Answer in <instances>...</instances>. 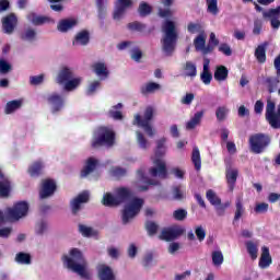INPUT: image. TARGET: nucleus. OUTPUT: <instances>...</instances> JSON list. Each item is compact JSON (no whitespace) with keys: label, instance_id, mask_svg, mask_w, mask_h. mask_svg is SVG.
<instances>
[{"label":"nucleus","instance_id":"nucleus-1","mask_svg":"<svg viewBox=\"0 0 280 280\" xmlns=\"http://www.w3.org/2000/svg\"><path fill=\"white\" fill-rule=\"evenodd\" d=\"M163 37L161 39L162 51L164 56H174L176 51V45H178V31L176 30V23L172 20H166L162 25Z\"/></svg>","mask_w":280,"mask_h":280},{"label":"nucleus","instance_id":"nucleus-2","mask_svg":"<svg viewBox=\"0 0 280 280\" xmlns=\"http://www.w3.org/2000/svg\"><path fill=\"white\" fill-rule=\"evenodd\" d=\"M63 261L67 262V268L79 275L81 279H91V273L86 271V259H84V255L80 249L72 248L70 250V257L63 256Z\"/></svg>","mask_w":280,"mask_h":280},{"label":"nucleus","instance_id":"nucleus-3","mask_svg":"<svg viewBox=\"0 0 280 280\" xmlns=\"http://www.w3.org/2000/svg\"><path fill=\"white\" fill-rule=\"evenodd\" d=\"M165 143H167V138H161L156 141L155 160L153 161L155 166L149 170L150 176L153 178H162V180L167 178V165L163 160H161L165 156V152L167 150Z\"/></svg>","mask_w":280,"mask_h":280},{"label":"nucleus","instance_id":"nucleus-4","mask_svg":"<svg viewBox=\"0 0 280 280\" xmlns=\"http://www.w3.org/2000/svg\"><path fill=\"white\" fill-rule=\"evenodd\" d=\"M115 131L108 127H100L94 132L91 140V148L97 150L100 148H113L115 145Z\"/></svg>","mask_w":280,"mask_h":280},{"label":"nucleus","instance_id":"nucleus-5","mask_svg":"<svg viewBox=\"0 0 280 280\" xmlns=\"http://www.w3.org/2000/svg\"><path fill=\"white\" fill-rule=\"evenodd\" d=\"M248 143L253 154H264L270 148L272 138L268 133L258 132L249 136Z\"/></svg>","mask_w":280,"mask_h":280},{"label":"nucleus","instance_id":"nucleus-6","mask_svg":"<svg viewBox=\"0 0 280 280\" xmlns=\"http://www.w3.org/2000/svg\"><path fill=\"white\" fill-rule=\"evenodd\" d=\"M152 119H154V107L148 106L144 109L143 118L139 114L135 116L133 125L143 128L148 137H154V129L152 128V125H150Z\"/></svg>","mask_w":280,"mask_h":280},{"label":"nucleus","instance_id":"nucleus-7","mask_svg":"<svg viewBox=\"0 0 280 280\" xmlns=\"http://www.w3.org/2000/svg\"><path fill=\"white\" fill-rule=\"evenodd\" d=\"M265 117L269 126H271V128H273L275 130H279L280 129V103L277 106V104L272 100H268L266 105Z\"/></svg>","mask_w":280,"mask_h":280},{"label":"nucleus","instance_id":"nucleus-8","mask_svg":"<svg viewBox=\"0 0 280 280\" xmlns=\"http://www.w3.org/2000/svg\"><path fill=\"white\" fill-rule=\"evenodd\" d=\"M143 199L141 198H133L129 205L125 207L122 210V224H128L130 220L135 217L139 215L141 209H143Z\"/></svg>","mask_w":280,"mask_h":280},{"label":"nucleus","instance_id":"nucleus-9","mask_svg":"<svg viewBox=\"0 0 280 280\" xmlns=\"http://www.w3.org/2000/svg\"><path fill=\"white\" fill-rule=\"evenodd\" d=\"M27 211H30V203L27 201H19L12 208L7 209V215L11 220H21V218L27 215Z\"/></svg>","mask_w":280,"mask_h":280},{"label":"nucleus","instance_id":"nucleus-10","mask_svg":"<svg viewBox=\"0 0 280 280\" xmlns=\"http://www.w3.org/2000/svg\"><path fill=\"white\" fill-rule=\"evenodd\" d=\"M89 200H91V195H89V191L86 190L82 191L75 198H73L70 201L72 215H78V213H80V210L82 209V205H86Z\"/></svg>","mask_w":280,"mask_h":280},{"label":"nucleus","instance_id":"nucleus-11","mask_svg":"<svg viewBox=\"0 0 280 280\" xmlns=\"http://www.w3.org/2000/svg\"><path fill=\"white\" fill-rule=\"evenodd\" d=\"M183 233H185V229L183 228H167L162 230L159 240L162 242H174V240H178Z\"/></svg>","mask_w":280,"mask_h":280},{"label":"nucleus","instance_id":"nucleus-12","mask_svg":"<svg viewBox=\"0 0 280 280\" xmlns=\"http://www.w3.org/2000/svg\"><path fill=\"white\" fill-rule=\"evenodd\" d=\"M16 25H19L16 14L10 13L2 18V30L4 34H13L14 30H16Z\"/></svg>","mask_w":280,"mask_h":280},{"label":"nucleus","instance_id":"nucleus-13","mask_svg":"<svg viewBox=\"0 0 280 280\" xmlns=\"http://www.w3.org/2000/svg\"><path fill=\"white\" fill-rule=\"evenodd\" d=\"M262 19H269L271 27L273 30H279L280 27V5L276 9H269L268 11H261Z\"/></svg>","mask_w":280,"mask_h":280},{"label":"nucleus","instance_id":"nucleus-14","mask_svg":"<svg viewBox=\"0 0 280 280\" xmlns=\"http://www.w3.org/2000/svg\"><path fill=\"white\" fill-rule=\"evenodd\" d=\"M56 189H58V186H56V182L54 179H44L42 183V189L39 190V197L42 199L49 198L56 194Z\"/></svg>","mask_w":280,"mask_h":280},{"label":"nucleus","instance_id":"nucleus-15","mask_svg":"<svg viewBox=\"0 0 280 280\" xmlns=\"http://www.w3.org/2000/svg\"><path fill=\"white\" fill-rule=\"evenodd\" d=\"M137 178L139 180H142V183H145V185L138 186L139 191H148L150 189L149 185H153V186L161 185V182L145 176V170H143V168H139L137 171Z\"/></svg>","mask_w":280,"mask_h":280},{"label":"nucleus","instance_id":"nucleus-16","mask_svg":"<svg viewBox=\"0 0 280 280\" xmlns=\"http://www.w3.org/2000/svg\"><path fill=\"white\" fill-rule=\"evenodd\" d=\"M194 45L196 48V51H201L203 56H207L211 54V46H207V35L203 33H200L195 39Z\"/></svg>","mask_w":280,"mask_h":280},{"label":"nucleus","instance_id":"nucleus-17","mask_svg":"<svg viewBox=\"0 0 280 280\" xmlns=\"http://www.w3.org/2000/svg\"><path fill=\"white\" fill-rule=\"evenodd\" d=\"M48 104H51L52 109L51 113L56 115V113H60V109L65 106V98L60 96L58 93H52L47 97Z\"/></svg>","mask_w":280,"mask_h":280},{"label":"nucleus","instance_id":"nucleus-18","mask_svg":"<svg viewBox=\"0 0 280 280\" xmlns=\"http://www.w3.org/2000/svg\"><path fill=\"white\" fill-rule=\"evenodd\" d=\"M237 176H240V170L231 167V165L225 168V179L229 185L230 191L235 189V183H237Z\"/></svg>","mask_w":280,"mask_h":280},{"label":"nucleus","instance_id":"nucleus-19","mask_svg":"<svg viewBox=\"0 0 280 280\" xmlns=\"http://www.w3.org/2000/svg\"><path fill=\"white\" fill-rule=\"evenodd\" d=\"M115 196L118 205H124V202H130L132 200V190L128 187H118L115 190Z\"/></svg>","mask_w":280,"mask_h":280},{"label":"nucleus","instance_id":"nucleus-20","mask_svg":"<svg viewBox=\"0 0 280 280\" xmlns=\"http://www.w3.org/2000/svg\"><path fill=\"white\" fill-rule=\"evenodd\" d=\"M271 265L272 256H270V248H268L267 246H262L258 266L259 268H261V270H266V268H270Z\"/></svg>","mask_w":280,"mask_h":280},{"label":"nucleus","instance_id":"nucleus-21","mask_svg":"<svg viewBox=\"0 0 280 280\" xmlns=\"http://www.w3.org/2000/svg\"><path fill=\"white\" fill-rule=\"evenodd\" d=\"M200 80L206 85L211 84V80H213V74L211 73V60L209 58L203 59V69L200 73Z\"/></svg>","mask_w":280,"mask_h":280},{"label":"nucleus","instance_id":"nucleus-22","mask_svg":"<svg viewBox=\"0 0 280 280\" xmlns=\"http://www.w3.org/2000/svg\"><path fill=\"white\" fill-rule=\"evenodd\" d=\"M78 25V20L75 19H63L60 20L57 24L58 32H61V34H67L70 30H73Z\"/></svg>","mask_w":280,"mask_h":280},{"label":"nucleus","instance_id":"nucleus-23","mask_svg":"<svg viewBox=\"0 0 280 280\" xmlns=\"http://www.w3.org/2000/svg\"><path fill=\"white\" fill-rule=\"evenodd\" d=\"M89 43H91V33H89V31L86 30H83L77 33L74 40L72 42V45H81L82 47H84Z\"/></svg>","mask_w":280,"mask_h":280},{"label":"nucleus","instance_id":"nucleus-24","mask_svg":"<svg viewBox=\"0 0 280 280\" xmlns=\"http://www.w3.org/2000/svg\"><path fill=\"white\" fill-rule=\"evenodd\" d=\"M98 161L95 158H89L85 162L83 170L81 171V178H86L89 174H93L97 168Z\"/></svg>","mask_w":280,"mask_h":280},{"label":"nucleus","instance_id":"nucleus-25","mask_svg":"<svg viewBox=\"0 0 280 280\" xmlns=\"http://www.w3.org/2000/svg\"><path fill=\"white\" fill-rule=\"evenodd\" d=\"M12 182L8 177L0 180V198H10Z\"/></svg>","mask_w":280,"mask_h":280},{"label":"nucleus","instance_id":"nucleus-26","mask_svg":"<svg viewBox=\"0 0 280 280\" xmlns=\"http://www.w3.org/2000/svg\"><path fill=\"white\" fill-rule=\"evenodd\" d=\"M92 69L94 71V73H96L98 75V78H101V80H106V78H108L109 75V71L108 68L106 67V63L104 62H96L92 66Z\"/></svg>","mask_w":280,"mask_h":280},{"label":"nucleus","instance_id":"nucleus-27","mask_svg":"<svg viewBox=\"0 0 280 280\" xmlns=\"http://www.w3.org/2000/svg\"><path fill=\"white\" fill-rule=\"evenodd\" d=\"M71 79H73V71L68 67H63L57 75V84H65Z\"/></svg>","mask_w":280,"mask_h":280},{"label":"nucleus","instance_id":"nucleus-28","mask_svg":"<svg viewBox=\"0 0 280 280\" xmlns=\"http://www.w3.org/2000/svg\"><path fill=\"white\" fill-rule=\"evenodd\" d=\"M235 213H234V220L233 222H240L242 219V215H244L246 208H244V199L242 197H236L235 201Z\"/></svg>","mask_w":280,"mask_h":280},{"label":"nucleus","instance_id":"nucleus-29","mask_svg":"<svg viewBox=\"0 0 280 280\" xmlns=\"http://www.w3.org/2000/svg\"><path fill=\"white\" fill-rule=\"evenodd\" d=\"M268 47V43L265 42L264 44H260L255 49L254 56L259 62V65H264L266 62V48Z\"/></svg>","mask_w":280,"mask_h":280},{"label":"nucleus","instance_id":"nucleus-30","mask_svg":"<svg viewBox=\"0 0 280 280\" xmlns=\"http://www.w3.org/2000/svg\"><path fill=\"white\" fill-rule=\"evenodd\" d=\"M98 279L100 280H115V273L109 266L102 265L98 269Z\"/></svg>","mask_w":280,"mask_h":280},{"label":"nucleus","instance_id":"nucleus-31","mask_svg":"<svg viewBox=\"0 0 280 280\" xmlns=\"http://www.w3.org/2000/svg\"><path fill=\"white\" fill-rule=\"evenodd\" d=\"M214 80L217 82H225V80H229V68L225 66H217L214 70Z\"/></svg>","mask_w":280,"mask_h":280},{"label":"nucleus","instance_id":"nucleus-32","mask_svg":"<svg viewBox=\"0 0 280 280\" xmlns=\"http://www.w3.org/2000/svg\"><path fill=\"white\" fill-rule=\"evenodd\" d=\"M265 84L268 89L269 93H275V91H277L279 84H280V77H267L265 79Z\"/></svg>","mask_w":280,"mask_h":280},{"label":"nucleus","instance_id":"nucleus-33","mask_svg":"<svg viewBox=\"0 0 280 280\" xmlns=\"http://www.w3.org/2000/svg\"><path fill=\"white\" fill-rule=\"evenodd\" d=\"M202 117H205V110L197 112L194 117L186 124L187 130H194L202 121Z\"/></svg>","mask_w":280,"mask_h":280},{"label":"nucleus","instance_id":"nucleus-34","mask_svg":"<svg viewBox=\"0 0 280 280\" xmlns=\"http://www.w3.org/2000/svg\"><path fill=\"white\" fill-rule=\"evenodd\" d=\"M191 162L195 165V170L197 172H200V170H202V159L200 158V150L198 149V147H195L192 149Z\"/></svg>","mask_w":280,"mask_h":280},{"label":"nucleus","instance_id":"nucleus-35","mask_svg":"<svg viewBox=\"0 0 280 280\" xmlns=\"http://www.w3.org/2000/svg\"><path fill=\"white\" fill-rule=\"evenodd\" d=\"M102 205H104V207H119V201L117 200L116 195L114 196L110 192H106L103 196Z\"/></svg>","mask_w":280,"mask_h":280},{"label":"nucleus","instance_id":"nucleus-36","mask_svg":"<svg viewBox=\"0 0 280 280\" xmlns=\"http://www.w3.org/2000/svg\"><path fill=\"white\" fill-rule=\"evenodd\" d=\"M43 162H34L27 170L32 178H36L43 174Z\"/></svg>","mask_w":280,"mask_h":280},{"label":"nucleus","instance_id":"nucleus-37","mask_svg":"<svg viewBox=\"0 0 280 280\" xmlns=\"http://www.w3.org/2000/svg\"><path fill=\"white\" fill-rule=\"evenodd\" d=\"M159 89H161V84L149 82L140 88V93L142 95H150V93H154V91H159Z\"/></svg>","mask_w":280,"mask_h":280},{"label":"nucleus","instance_id":"nucleus-38","mask_svg":"<svg viewBox=\"0 0 280 280\" xmlns=\"http://www.w3.org/2000/svg\"><path fill=\"white\" fill-rule=\"evenodd\" d=\"M207 12L212 16L220 14V8L218 7V0H206Z\"/></svg>","mask_w":280,"mask_h":280},{"label":"nucleus","instance_id":"nucleus-39","mask_svg":"<svg viewBox=\"0 0 280 280\" xmlns=\"http://www.w3.org/2000/svg\"><path fill=\"white\" fill-rule=\"evenodd\" d=\"M22 104H23V102L18 101V100L8 102L5 105V109H4L5 115H12V113H14L15 110H19V108H21Z\"/></svg>","mask_w":280,"mask_h":280},{"label":"nucleus","instance_id":"nucleus-40","mask_svg":"<svg viewBox=\"0 0 280 280\" xmlns=\"http://www.w3.org/2000/svg\"><path fill=\"white\" fill-rule=\"evenodd\" d=\"M81 82H82V79L72 77V79L63 83L65 91H75V89L80 86Z\"/></svg>","mask_w":280,"mask_h":280},{"label":"nucleus","instance_id":"nucleus-41","mask_svg":"<svg viewBox=\"0 0 280 280\" xmlns=\"http://www.w3.org/2000/svg\"><path fill=\"white\" fill-rule=\"evenodd\" d=\"M15 261L18 264L30 266V264H32V256L27 253L20 252L15 256Z\"/></svg>","mask_w":280,"mask_h":280},{"label":"nucleus","instance_id":"nucleus-42","mask_svg":"<svg viewBox=\"0 0 280 280\" xmlns=\"http://www.w3.org/2000/svg\"><path fill=\"white\" fill-rule=\"evenodd\" d=\"M30 19L33 25H45V23H49V21H51L48 16L36 15L35 13H32Z\"/></svg>","mask_w":280,"mask_h":280},{"label":"nucleus","instance_id":"nucleus-43","mask_svg":"<svg viewBox=\"0 0 280 280\" xmlns=\"http://www.w3.org/2000/svg\"><path fill=\"white\" fill-rule=\"evenodd\" d=\"M230 109L226 106H219L215 110V117L218 121H224L226 120V117H229Z\"/></svg>","mask_w":280,"mask_h":280},{"label":"nucleus","instance_id":"nucleus-44","mask_svg":"<svg viewBox=\"0 0 280 280\" xmlns=\"http://www.w3.org/2000/svg\"><path fill=\"white\" fill-rule=\"evenodd\" d=\"M107 3H108V0H96L98 19H101V20L106 19V4Z\"/></svg>","mask_w":280,"mask_h":280},{"label":"nucleus","instance_id":"nucleus-45","mask_svg":"<svg viewBox=\"0 0 280 280\" xmlns=\"http://www.w3.org/2000/svg\"><path fill=\"white\" fill-rule=\"evenodd\" d=\"M245 245L250 258L254 260L257 259V253L259 252V249L257 248V244H255L253 241H247Z\"/></svg>","mask_w":280,"mask_h":280},{"label":"nucleus","instance_id":"nucleus-46","mask_svg":"<svg viewBox=\"0 0 280 280\" xmlns=\"http://www.w3.org/2000/svg\"><path fill=\"white\" fill-rule=\"evenodd\" d=\"M79 232L83 237H93L97 235V231H94L93 228L86 226L84 224H79Z\"/></svg>","mask_w":280,"mask_h":280},{"label":"nucleus","instance_id":"nucleus-47","mask_svg":"<svg viewBox=\"0 0 280 280\" xmlns=\"http://www.w3.org/2000/svg\"><path fill=\"white\" fill-rule=\"evenodd\" d=\"M184 69L188 78H196V75L198 74V70L196 69L195 63L191 61H187Z\"/></svg>","mask_w":280,"mask_h":280},{"label":"nucleus","instance_id":"nucleus-48","mask_svg":"<svg viewBox=\"0 0 280 280\" xmlns=\"http://www.w3.org/2000/svg\"><path fill=\"white\" fill-rule=\"evenodd\" d=\"M207 199L209 200L210 205L218 207V205H222V200L219 198L218 195L213 190H208L206 192Z\"/></svg>","mask_w":280,"mask_h":280},{"label":"nucleus","instance_id":"nucleus-49","mask_svg":"<svg viewBox=\"0 0 280 280\" xmlns=\"http://www.w3.org/2000/svg\"><path fill=\"white\" fill-rule=\"evenodd\" d=\"M140 16H150L152 14V7L148 2H141L138 8Z\"/></svg>","mask_w":280,"mask_h":280},{"label":"nucleus","instance_id":"nucleus-50","mask_svg":"<svg viewBox=\"0 0 280 280\" xmlns=\"http://www.w3.org/2000/svg\"><path fill=\"white\" fill-rule=\"evenodd\" d=\"M145 231L150 237L153 235H156L159 232V224H156L154 221H147L145 222Z\"/></svg>","mask_w":280,"mask_h":280},{"label":"nucleus","instance_id":"nucleus-51","mask_svg":"<svg viewBox=\"0 0 280 280\" xmlns=\"http://www.w3.org/2000/svg\"><path fill=\"white\" fill-rule=\"evenodd\" d=\"M212 264L217 267L224 264V255L221 250L212 252Z\"/></svg>","mask_w":280,"mask_h":280},{"label":"nucleus","instance_id":"nucleus-52","mask_svg":"<svg viewBox=\"0 0 280 280\" xmlns=\"http://www.w3.org/2000/svg\"><path fill=\"white\" fill-rule=\"evenodd\" d=\"M110 174L112 176H114V178H124V176H126L128 174V171L124 167L120 166H114L110 170Z\"/></svg>","mask_w":280,"mask_h":280},{"label":"nucleus","instance_id":"nucleus-53","mask_svg":"<svg viewBox=\"0 0 280 280\" xmlns=\"http://www.w3.org/2000/svg\"><path fill=\"white\" fill-rule=\"evenodd\" d=\"M174 220H177V222H183V220L187 219V210L185 209H177L173 212Z\"/></svg>","mask_w":280,"mask_h":280},{"label":"nucleus","instance_id":"nucleus-54","mask_svg":"<svg viewBox=\"0 0 280 280\" xmlns=\"http://www.w3.org/2000/svg\"><path fill=\"white\" fill-rule=\"evenodd\" d=\"M128 30H130L131 32H143V30H145V24L141 23V22H131L127 25Z\"/></svg>","mask_w":280,"mask_h":280},{"label":"nucleus","instance_id":"nucleus-55","mask_svg":"<svg viewBox=\"0 0 280 280\" xmlns=\"http://www.w3.org/2000/svg\"><path fill=\"white\" fill-rule=\"evenodd\" d=\"M137 141L142 150H148V145H150V143L148 142V139H145V136L141 133V131H137Z\"/></svg>","mask_w":280,"mask_h":280},{"label":"nucleus","instance_id":"nucleus-56","mask_svg":"<svg viewBox=\"0 0 280 280\" xmlns=\"http://www.w3.org/2000/svg\"><path fill=\"white\" fill-rule=\"evenodd\" d=\"M34 38H36V31H34V28H27L21 34L22 40H34Z\"/></svg>","mask_w":280,"mask_h":280},{"label":"nucleus","instance_id":"nucleus-57","mask_svg":"<svg viewBox=\"0 0 280 280\" xmlns=\"http://www.w3.org/2000/svg\"><path fill=\"white\" fill-rule=\"evenodd\" d=\"M195 234L198 242H205V238L207 237V231H205L202 225L195 228Z\"/></svg>","mask_w":280,"mask_h":280},{"label":"nucleus","instance_id":"nucleus-58","mask_svg":"<svg viewBox=\"0 0 280 280\" xmlns=\"http://www.w3.org/2000/svg\"><path fill=\"white\" fill-rule=\"evenodd\" d=\"M220 45V39L215 37V33H211L210 34V38L208 42V47H211V54H213V50L215 49V47H218Z\"/></svg>","mask_w":280,"mask_h":280},{"label":"nucleus","instance_id":"nucleus-59","mask_svg":"<svg viewBox=\"0 0 280 280\" xmlns=\"http://www.w3.org/2000/svg\"><path fill=\"white\" fill-rule=\"evenodd\" d=\"M12 71V65H10L5 59H0V73L5 74Z\"/></svg>","mask_w":280,"mask_h":280},{"label":"nucleus","instance_id":"nucleus-60","mask_svg":"<svg viewBox=\"0 0 280 280\" xmlns=\"http://www.w3.org/2000/svg\"><path fill=\"white\" fill-rule=\"evenodd\" d=\"M101 84L102 83L100 81H93L86 90V95H94L97 89H100Z\"/></svg>","mask_w":280,"mask_h":280},{"label":"nucleus","instance_id":"nucleus-61","mask_svg":"<svg viewBox=\"0 0 280 280\" xmlns=\"http://www.w3.org/2000/svg\"><path fill=\"white\" fill-rule=\"evenodd\" d=\"M126 8L127 7H122L120 4H118L114 11V19L116 21H119V19H121V16H124V14L126 13Z\"/></svg>","mask_w":280,"mask_h":280},{"label":"nucleus","instance_id":"nucleus-62","mask_svg":"<svg viewBox=\"0 0 280 280\" xmlns=\"http://www.w3.org/2000/svg\"><path fill=\"white\" fill-rule=\"evenodd\" d=\"M268 203L266 202H260L257 203L256 207L254 208L255 213H268Z\"/></svg>","mask_w":280,"mask_h":280},{"label":"nucleus","instance_id":"nucleus-63","mask_svg":"<svg viewBox=\"0 0 280 280\" xmlns=\"http://www.w3.org/2000/svg\"><path fill=\"white\" fill-rule=\"evenodd\" d=\"M219 51H221V54H224V56L233 55V50L231 49V46H229V44L226 43H223L219 46Z\"/></svg>","mask_w":280,"mask_h":280},{"label":"nucleus","instance_id":"nucleus-64","mask_svg":"<svg viewBox=\"0 0 280 280\" xmlns=\"http://www.w3.org/2000/svg\"><path fill=\"white\" fill-rule=\"evenodd\" d=\"M173 198L175 200H183V198H185V194L180 190V186L173 187Z\"/></svg>","mask_w":280,"mask_h":280}]
</instances>
